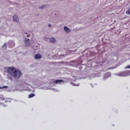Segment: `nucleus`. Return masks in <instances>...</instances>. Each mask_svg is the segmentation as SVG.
<instances>
[{
    "instance_id": "f257e3e1",
    "label": "nucleus",
    "mask_w": 130,
    "mask_h": 130,
    "mask_svg": "<svg viewBox=\"0 0 130 130\" xmlns=\"http://www.w3.org/2000/svg\"><path fill=\"white\" fill-rule=\"evenodd\" d=\"M7 73L8 74V78L12 79L9 75L11 76L14 79H20L22 72L19 69H17L15 67H8L7 69Z\"/></svg>"
},
{
    "instance_id": "f03ea898",
    "label": "nucleus",
    "mask_w": 130,
    "mask_h": 130,
    "mask_svg": "<svg viewBox=\"0 0 130 130\" xmlns=\"http://www.w3.org/2000/svg\"><path fill=\"white\" fill-rule=\"evenodd\" d=\"M115 75L118 76V77H127L130 76V71L120 72L119 73L116 74Z\"/></svg>"
},
{
    "instance_id": "7ed1b4c3",
    "label": "nucleus",
    "mask_w": 130,
    "mask_h": 130,
    "mask_svg": "<svg viewBox=\"0 0 130 130\" xmlns=\"http://www.w3.org/2000/svg\"><path fill=\"white\" fill-rule=\"evenodd\" d=\"M35 59H40L41 58H42V55L40 54H36L34 56Z\"/></svg>"
},
{
    "instance_id": "20e7f679",
    "label": "nucleus",
    "mask_w": 130,
    "mask_h": 130,
    "mask_svg": "<svg viewBox=\"0 0 130 130\" xmlns=\"http://www.w3.org/2000/svg\"><path fill=\"white\" fill-rule=\"evenodd\" d=\"M53 83L55 84H62V83H64V81L62 80L59 79L54 81Z\"/></svg>"
},
{
    "instance_id": "39448f33",
    "label": "nucleus",
    "mask_w": 130,
    "mask_h": 130,
    "mask_svg": "<svg viewBox=\"0 0 130 130\" xmlns=\"http://www.w3.org/2000/svg\"><path fill=\"white\" fill-rule=\"evenodd\" d=\"M111 76V73L108 72L106 74H105L104 76V80H105L106 79H107L108 78H109V77Z\"/></svg>"
},
{
    "instance_id": "423d86ee",
    "label": "nucleus",
    "mask_w": 130,
    "mask_h": 130,
    "mask_svg": "<svg viewBox=\"0 0 130 130\" xmlns=\"http://www.w3.org/2000/svg\"><path fill=\"white\" fill-rule=\"evenodd\" d=\"M63 29H64V32H66V33H70L71 32V29L67 26H64Z\"/></svg>"
},
{
    "instance_id": "0eeeda50",
    "label": "nucleus",
    "mask_w": 130,
    "mask_h": 130,
    "mask_svg": "<svg viewBox=\"0 0 130 130\" xmlns=\"http://www.w3.org/2000/svg\"><path fill=\"white\" fill-rule=\"evenodd\" d=\"M13 20L15 22H19V18L18 17V16L17 15H14L13 16Z\"/></svg>"
},
{
    "instance_id": "6e6552de",
    "label": "nucleus",
    "mask_w": 130,
    "mask_h": 130,
    "mask_svg": "<svg viewBox=\"0 0 130 130\" xmlns=\"http://www.w3.org/2000/svg\"><path fill=\"white\" fill-rule=\"evenodd\" d=\"M24 42H25V45H30V41L29 39H25L24 40Z\"/></svg>"
},
{
    "instance_id": "1a4fd4ad",
    "label": "nucleus",
    "mask_w": 130,
    "mask_h": 130,
    "mask_svg": "<svg viewBox=\"0 0 130 130\" xmlns=\"http://www.w3.org/2000/svg\"><path fill=\"white\" fill-rule=\"evenodd\" d=\"M50 42H51V43H55L56 42V40L54 38H50Z\"/></svg>"
},
{
    "instance_id": "9d476101",
    "label": "nucleus",
    "mask_w": 130,
    "mask_h": 130,
    "mask_svg": "<svg viewBox=\"0 0 130 130\" xmlns=\"http://www.w3.org/2000/svg\"><path fill=\"white\" fill-rule=\"evenodd\" d=\"M34 96H35V94L31 93V94L28 95V98H32L33 97H34Z\"/></svg>"
},
{
    "instance_id": "9b49d317",
    "label": "nucleus",
    "mask_w": 130,
    "mask_h": 130,
    "mask_svg": "<svg viewBox=\"0 0 130 130\" xmlns=\"http://www.w3.org/2000/svg\"><path fill=\"white\" fill-rule=\"evenodd\" d=\"M2 48L4 49H7V44H4L3 46H2Z\"/></svg>"
},
{
    "instance_id": "f8f14e48",
    "label": "nucleus",
    "mask_w": 130,
    "mask_h": 130,
    "mask_svg": "<svg viewBox=\"0 0 130 130\" xmlns=\"http://www.w3.org/2000/svg\"><path fill=\"white\" fill-rule=\"evenodd\" d=\"M126 14L130 16V8L126 12Z\"/></svg>"
},
{
    "instance_id": "ddd939ff",
    "label": "nucleus",
    "mask_w": 130,
    "mask_h": 130,
    "mask_svg": "<svg viewBox=\"0 0 130 130\" xmlns=\"http://www.w3.org/2000/svg\"><path fill=\"white\" fill-rule=\"evenodd\" d=\"M9 99H8V98L5 99V101L6 103H7V102H11V101H9Z\"/></svg>"
},
{
    "instance_id": "4468645a",
    "label": "nucleus",
    "mask_w": 130,
    "mask_h": 130,
    "mask_svg": "<svg viewBox=\"0 0 130 130\" xmlns=\"http://www.w3.org/2000/svg\"><path fill=\"white\" fill-rule=\"evenodd\" d=\"M72 85L73 86H80V84H75V83H73Z\"/></svg>"
},
{
    "instance_id": "2eb2a0df",
    "label": "nucleus",
    "mask_w": 130,
    "mask_h": 130,
    "mask_svg": "<svg viewBox=\"0 0 130 130\" xmlns=\"http://www.w3.org/2000/svg\"><path fill=\"white\" fill-rule=\"evenodd\" d=\"M1 100H2V101H4V100H6V99H5V98H0Z\"/></svg>"
},
{
    "instance_id": "dca6fc26",
    "label": "nucleus",
    "mask_w": 130,
    "mask_h": 130,
    "mask_svg": "<svg viewBox=\"0 0 130 130\" xmlns=\"http://www.w3.org/2000/svg\"><path fill=\"white\" fill-rule=\"evenodd\" d=\"M51 90H52L53 91H55V92H57V90L54 89V88H51Z\"/></svg>"
},
{
    "instance_id": "f3484780",
    "label": "nucleus",
    "mask_w": 130,
    "mask_h": 130,
    "mask_svg": "<svg viewBox=\"0 0 130 130\" xmlns=\"http://www.w3.org/2000/svg\"><path fill=\"white\" fill-rule=\"evenodd\" d=\"M125 69H130V65L125 67Z\"/></svg>"
},
{
    "instance_id": "a211bd4d",
    "label": "nucleus",
    "mask_w": 130,
    "mask_h": 130,
    "mask_svg": "<svg viewBox=\"0 0 130 130\" xmlns=\"http://www.w3.org/2000/svg\"><path fill=\"white\" fill-rule=\"evenodd\" d=\"M4 88H8V86H4V87H0V89H4Z\"/></svg>"
},
{
    "instance_id": "6ab92c4d",
    "label": "nucleus",
    "mask_w": 130,
    "mask_h": 130,
    "mask_svg": "<svg viewBox=\"0 0 130 130\" xmlns=\"http://www.w3.org/2000/svg\"><path fill=\"white\" fill-rule=\"evenodd\" d=\"M113 69H115L114 67L109 68V70H113Z\"/></svg>"
},
{
    "instance_id": "aec40b11",
    "label": "nucleus",
    "mask_w": 130,
    "mask_h": 130,
    "mask_svg": "<svg viewBox=\"0 0 130 130\" xmlns=\"http://www.w3.org/2000/svg\"><path fill=\"white\" fill-rule=\"evenodd\" d=\"M48 27H51V24H50V23L49 24H48Z\"/></svg>"
},
{
    "instance_id": "412c9836",
    "label": "nucleus",
    "mask_w": 130,
    "mask_h": 130,
    "mask_svg": "<svg viewBox=\"0 0 130 130\" xmlns=\"http://www.w3.org/2000/svg\"><path fill=\"white\" fill-rule=\"evenodd\" d=\"M40 9H43V7H40Z\"/></svg>"
},
{
    "instance_id": "4be33fe9",
    "label": "nucleus",
    "mask_w": 130,
    "mask_h": 130,
    "mask_svg": "<svg viewBox=\"0 0 130 130\" xmlns=\"http://www.w3.org/2000/svg\"><path fill=\"white\" fill-rule=\"evenodd\" d=\"M27 37H29V35H27Z\"/></svg>"
},
{
    "instance_id": "5701e85b",
    "label": "nucleus",
    "mask_w": 130,
    "mask_h": 130,
    "mask_svg": "<svg viewBox=\"0 0 130 130\" xmlns=\"http://www.w3.org/2000/svg\"><path fill=\"white\" fill-rule=\"evenodd\" d=\"M4 107H6V106H7L6 105H4Z\"/></svg>"
},
{
    "instance_id": "b1692460",
    "label": "nucleus",
    "mask_w": 130,
    "mask_h": 130,
    "mask_svg": "<svg viewBox=\"0 0 130 130\" xmlns=\"http://www.w3.org/2000/svg\"><path fill=\"white\" fill-rule=\"evenodd\" d=\"M25 34H27V32H25Z\"/></svg>"
}]
</instances>
